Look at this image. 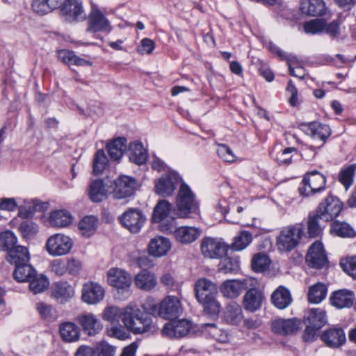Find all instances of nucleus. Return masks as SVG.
Here are the masks:
<instances>
[{
    "label": "nucleus",
    "mask_w": 356,
    "mask_h": 356,
    "mask_svg": "<svg viewBox=\"0 0 356 356\" xmlns=\"http://www.w3.org/2000/svg\"><path fill=\"white\" fill-rule=\"evenodd\" d=\"M124 325L134 334L154 333L158 330L152 318L136 306L125 308Z\"/></svg>",
    "instance_id": "nucleus-1"
},
{
    "label": "nucleus",
    "mask_w": 356,
    "mask_h": 356,
    "mask_svg": "<svg viewBox=\"0 0 356 356\" xmlns=\"http://www.w3.org/2000/svg\"><path fill=\"white\" fill-rule=\"evenodd\" d=\"M143 309L149 314L169 320L177 318L183 311L179 299L173 296H167L159 305L147 302L143 305Z\"/></svg>",
    "instance_id": "nucleus-2"
},
{
    "label": "nucleus",
    "mask_w": 356,
    "mask_h": 356,
    "mask_svg": "<svg viewBox=\"0 0 356 356\" xmlns=\"http://www.w3.org/2000/svg\"><path fill=\"white\" fill-rule=\"evenodd\" d=\"M107 282L110 286L124 298L131 293L132 277L129 273L120 268H111L106 273Z\"/></svg>",
    "instance_id": "nucleus-3"
},
{
    "label": "nucleus",
    "mask_w": 356,
    "mask_h": 356,
    "mask_svg": "<svg viewBox=\"0 0 356 356\" xmlns=\"http://www.w3.org/2000/svg\"><path fill=\"white\" fill-rule=\"evenodd\" d=\"M178 215L181 218H190L191 214L198 213V206L195 195L189 186L183 183L181 184L177 196Z\"/></svg>",
    "instance_id": "nucleus-4"
},
{
    "label": "nucleus",
    "mask_w": 356,
    "mask_h": 356,
    "mask_svg": "<svg viewBox=\"0 0 356 356\" xmlns=\"http://www.w3.org/2000/svg\"><path fill=\"white\" fill-rule=\"evenodd\" d=\"M194 290L195 297L200 303L205 307H219L216 300L218 287L215 283L205 278L199 279L195 284Z\"/></svg>",
    "instance_id": "nucleus-5"
},
{
    "label": "nucleus",
    "mask_w": 356,
    "mask_h": 356,
    "mask_svg": "<svg viewBox=\"0 0 356 356\" xmlns=\"http://www.w3.org/2000/svg\"><path fill=\"white\" fill-rule=\"evenodd\" d=\"M303 233L300 225L284 227L277 238V245L281 251H290L299 243Z\"/></svg>",
    "instance_id": "nucleus-6"
},
{
    "label": "nucleus",
    "mask_w": 356,
    "mask_h": 356,
    "mask_svg": "<svg viewBox=\"0 0 356 356\" xmlns=\"http://www.w3.org/2000/svg\"><path fill=\"white\" fill-rule=\"evenodd\" d=\"M325 184V177L319 172L314 170L307 172L298 188L299 193L302 196L308 197L323 190Z\"/></svg>",
    "instance_id": "nucleus-7"
},
{
    "label": "nucleus",
    "mask_w": 356,
    "mask_h": 356,
    "mask_svg": "<svg viewBox=\"0 0 356 356\" xmlns=\"http://www.w3.org/2000/svg\"><path fill=\"white\" fill-rule=\"evenodd\" d=\"M343 204L340 200L329 194L318 205L316 210L317 216L325 222L332 221L341 213Z\"/></svg>",
    "instance_id": "nucleus-8"
},
{
    "label": "nucleus",
    "mask_w": 356,
    "mask_h": 356,
    "mask_svg": "<svg viewBox=\"0 0 356 356\" xmlns=\"http://www.w3.org/2000/svg\"><path fill=\"white\" fill-rule=\"evenodd\" d=\"M72 246V240L63 234L51 236L46 243L47 251L50 255L54 257L67 254L70 252Z\"/></svg>",
    "instance_id": "nucleus-9"
},
{
    "label": "nucleus",
    "mask_w": 356,
    "mask_h": 356,
    "mask_svg": "<svg viewBox=\"0 0 356 356\" xmlns=\"http://www.w3.org/2000/svg\"><path fill=\"white\" fill-rule=\"evenodd\" d=\"M180 181L179 175L174 171L168 172L155 181V192L163 197L172 195Z\"/></svg>",
    "instance_id": "nucleus-10"
},
{
    "label": "nucleus",
    "mask_w": 356,
    "mask_h": 356,
    "mask_svg": "<svg viewBox=\"0 0 356 356\" xmlns=\"http://www.w3.org/2000/svg\"><path fill=\"white\" fill-rule=\"evenodd\" d=\"M111 30L112 26L106 17L97 8L92 7L88 17L87 32L108 33Z\"/></svg>",
    "instance_id": "nucleus-11"
},
{
    "label": "nucleus",
    "mask_w": 356,
    "mask_h": 356,
    "mask_svg": "<svg viewBox=\"0 0 356 356\" xmlns=\"http://www.w3.org/2000/svg\"><path fill=\"white\" fill-rule=\"evenodd\" d=\"M228 250V246L219 239L211 237L204 238L201 244V250L205 257L214 259L222 257Z\"/></svg>",
    "instance_id": "nucleus-12"
},
{
    "label": "nucleus",
    "mask_w": 356,
    "mask_h": 356,
    "mask_svg": "<svg viewBox=\"0 0 356 356\" xmlns=\"http://www.w3.org/2000/svg\"><path fill=\"white\" fill-rule=\"evenodd\" d=\"M121 223L132 233H138L145 222V217L138 209H130L120 218Z\"/></svg>",
    "instance_id": "nucleus-13"
},
{
    "label": "nucleus",
    "mask_w": 356,
    "mask_h": 356,
    "mask_svg": "<svg viewBox=\"0 0 356 356\" xmlns=\"http://www.w3.org/2000/svg\"><path fill=\"white\" fill-rule=\"evenodd\" d=\"M306 261L309 266L315 268H323L327 265V258L322 243L317 241L310 246Z\"/></svg>",
    "instance_id": "nucleus-14"
},
{
    "label": "nucleus",
    "mask_w": 356,
    "mask_h": 356,
    "mask_svg": "<svg viewBox=\"0 0 356 356\" xmlns=\"http://www.w3.org/2000/svg\"><path fill=\"white\" fill-rule=\"evenodd\" d=\"M135 179L129 176H120L115 181L113 196L115 199H123L131 196L136 188Z\"/></svg>",
    "instance_id": "nucleus-15"
},
{
    "label": "nucleus",
    "mask_w": 356,
    "mask_h": 356,
    "mask_svg": "<svg viewBox=\"0 0 356 356\" xmlns=\"http://www.w3.org/2000/svg\"><path fill=\"white\" fill-rule=\"evenodd\" d=\"M192 327L191 322L178 320L166 323L162 329V334L170 338H181L186 336Z\"/></svg>",
    "instance_id": "nucleus-16"
},
{
    "label": "nucleus",
    "mask_w": 356,
    "mask_h": 356,
    "mask_svg": "<svg viewBox=\"0 0 356 356\" xmlns=\"http://www.w3.org/2000/svg\"><path fill=\"white\" fill-rule=\"evenodd\" d=\"M76 321L88 336H95L103 329L99 319L92 313L86 312L76 317Z\"/></svg>",
    "instance_id": "nucleus-17"
},
{
    "label": "nucleus",
    "mask_w": 356,
    "mask_h": 356,
    "mask_svg": "<svg viewBox=\"0 0 356 356\" xmlns=\"http://www.w3.org/2000/svg\"><path fill=\"white\" fill-rule=\"evenodd\" d=\"M104 293V289L99 284L89 282L83 286L81 298L88 305H95L103 300Z\"/></svg>",
    "instance_id": "nucleus-18"
},
{
    "label": "nucleus",
    "mask_w": 356,
    "mask_h": 356,
    "mask_svg": "<svg viewBox=\"0 0 356 356\" xmlns=\"http://www.w3.org/2000/svg\"><path fill=\"white\" fill-rule=\"evenodd\" d=\"M321 339L327 347L339 348L346 342V338L343 329L331 327L323 332Z\"/></svg>",
    "instance_id": "nucleus-19"
},
{
    "label": "nucleus",
    "mask_w": 356,
    "mask_h": 356,
    "mask_svg": "<svg viewBox=\"0 0 356 356\" xmlns=\"http://www.w3.org/2000/svg\"><path fill=\"white\" fill-rule=\"evenodd\" d=\"M300 128L301 130L304 131L307 135L314 138L320 139L322 141H324L330 136L329 126L317 122L301 123Z\"/></svg>",
    "instance_id": "nucleus-20"
},
{
    "label": "nucleus",
    "mask_w": 356,
    "mask_h": 356,
    "mask_svg": "<svg viewBox=\"0 0 356 356\" xmlns=\"http://www.w3.org/2000/svg\"><path fill=\"white\" fill-rule=\"evenodd\" d=\"M201 231L195 227L180 226L173 232L177 241L181 244H190L196 241L200 236Z\"/></svg>",
    "instance_id": "nucleus-21"
},
{
    "label": "nucleus",
    "mask_w": 356,
    "mask_h": 356,
    "mask_svg": "<svg viewBox=\"0 0 356 356\" xmlns=\"http://www.w3.org/2000/svg\"><path fill=\"white\" fill-rule=\"evenodd\" d=\"M58 330L60 337L65 342H76L78 341L81 338V330L74 322H63L59 325Z\"/></svg>",
    "instance_id": "nucleus-22"
},
{
    "label": "nucleus",
    "mask_w": 356,
    "mask_h": 356,
    "mask_svg": "<svg viewBox=\"0 0 356 356\" xmlns=\"http://www.w3.org/2000/svg\"><path fill=\"white\" fill-rule=\"evenodd\" d=\"M61 11L70 22L84 19L82 2L80 0H65Z\"/></svg>",
    "instance_id": "nucleus-23"
},
{
    "label": "nucleus",
    "mask_w": 356,
    "mask_h": 356,
    "mask_svg": "<svg viewBox=\"0 0 356 356\" xmlns=\"http://www.w3.org/2000/svg\"><path fill=\"white\" fill-rule=\"evenodd\" d=\"M299 328V323L296 319H275L271 323L272 331L277 334L286 335L296 332Z\"/></svg>",
    "instance_id": "nucleus-24"
},
{
    "label": "nucleus",
    "mask_w": 356,
    "mask_h": 356,
    "mask_svg": "<svg viewBox=\"0 0 356 356\" xmlns=\"http://www.w3.org/2000/svg\"><path fill=\"white\" fill-rule=\"evenodd\" d=\"M247 287L246 280H228L225 281L221 285L220 291L227 298H235Z\"/></svg>",
    "instance_id": "nucleus-25"
},
{
    "label": "nucleus",
    "mask_w": 356,
    "mask_h": 356,
    "mask_svg": "<svg viewBox=\"0 0 356 356\" xmlns=\"http://www.w3.org/2000/svg\"><path fill=\"white\" fill-rule=\"evenodd\" d=\"M171 243L170 240L163 236H156L151 239L148 249L151 255L156 257H163L170 251Z\"/></svg>",
    "instance_id": "nucleus-26"
},
{
    "label": "nucleus",
    "mask_w": 356,
    "mask_h": 356,
    "mask_svg": "<svg viewBox=\"0 0 356 356\" xmlns=\"http://www.w3.org/2000/svg\"><path fill=\"white\" fill-rule=\"evenodd\" d=\"M354 300V292L347 289L337 291L330 297L331 304L339 309L351 307Z\"/></svg>",
    "instance_id": "nucleus-27"
},
{
    "label": "nucleus",
    "mask_w": 356,
    "mask_h": 356,
    "mask_svg": "<svg viewBox=\"0 0 356 356\" xmlns=\"http://www.w3.org/2000/svg\"><path fill=\"white\" fill-rule=\"evenodd\" d=\"M304 323L320 330L327 323L325 310L321 308L309 309L305 316Z\"/></svg>",
    "instance_id": "nucleus-28"
},
{
    "label": "nucleus",
    "mask_w": 356,
    "mask_h": 356,
    "mask_svg": "<svg viewBox=\"0 0 356 356\" xmlns=\"http://www.w3.org/2000/svg\"><path fill=\"white\" fill-rule=\"evenodd\" d=\"M263 300L264 295L261 291L250 289L243 297V307L248 311L255 312L261 307Z\"/></svg>",
    "instance_id": "nucleus-29"
},
{
    "label": "nucleus",
    "mask_w": 356,
    "mask_h": 356,
    "mask_svg": "<svg viewBox=\"0 0 356 356\" xmlns=\"http://www.w3.org/2000/svg\"><path fill=\"white\" fill-rule=\"evenodd\" d=\"M222 318L227 324L238 325L243 319L241 307L235 302L228 304L223 312Z\"/></svg>",
    "instance_id": "nucleus-30"
},
{
    "label": "nucleus",
    "mask_w": 356,
    "mask_h": 356,
    "mask_svg": "<svg viewBox=\"0 0 356 356\" xmlns=\"http://www.w3.org/2000/svg\"><path fill=\"white\" fill-rule=\"evenodd\" d=\"M127 154L130 161L137 165L145 163L147 159V151L139 141H134L129 144Z\"/></svg>",
    "instance_id": "nucleus-31"
},
{
    "label": "nucleus",
    "mask_w": 356,
    "mask_h": 356,
    "mask_svg": "<svg viewBox=\"0 0 356 356\" xmlns=\"http://www.w3.org/2000/svg\"><path fill=\"white\" fill-rule=\"evenodd\" d=\"M74 295V288L65 282L56 283L52 289V296L62 304L67 302Z\"/></svg>",
    "instance_id": "nucleus-32"
},
{
    "label": "nucleus",
    "mask_w": 356,
    "mask_h": 356,
    "mask_svg": "<svg viewBox=\"0 0 356 356\" xmlns=\"http://www.w3.org/2000/svg\"><path fill=\"white\" fill-rule=\"evenodd\" d=\"M201 332L206 337H211L220 343L228 341V334L215 323H204L200 326Z\"/></svg>",
    "instance_id": "nucleus-33"
},
{
    "label": "nucleus",
    "mask_w": 356,
    "mask_h": 356,
    "mask_svg": "<svg viewBox=\"0 0 356 356\" xmlns=\"http://www.w3.org/2000/svg\"><path fill=\"white\" fill-rule=\"evenodd\" d=\"M58 58L61 62L68 65L91 66L92 63L84 58H80L74 51L67 49H60L58 51Z\"/></svg>",
    "instance_id": "nucleus-34"
},
{
    "label": "nucleus",
    "mask_w": 356,
    "mask_h": 356,
    "mask_svg": "<svg viewBox=\"0 0 356 356\" xmlns=\"http://www.w3.org/2000/svg\"><path fill=\"white\" fill-rule=\"evenodd\" d=\"M271 300L277 308L283 309L291 303L292 298L289 290L280 286L272 294Z\"/></svg>",
    "instance_id": "nucleus-35"
},
{
    "label": "nucleus",
    "mask_w": 356,
    "mask_h": 356,
    "mask_svg": "<svg viewBox=\"0 0 356 356\" xmlns=\"http://www.w3.org/2000/svg\"><path fill=\"white\" fill-rule=\"evenodd\" d=\"M300 9L302 13L317 16L324 15L326 7L323 0H304L301 3Z\"/></svg>",
    "instance_id": "nucleus-36"
},
{
    "label": "nucleus",
    "mask_w": 356,
    "mask_h": 356,
    "mask_svg": "<svg viewBox=\"0 0 356 356\" xmlns=\"http://www.w3.org/2000/svg\"><path fill=\"white\" fill-rule=\"evenodd\" d=\"M108 189L102 179H96L89 186V197L93 202H99L106 198Z\"/></svg>",
    "instance_id": "nucleus-37"
},
{
    "label": "nucleus",
    "mask_w": 356,
    "mask_h": 356,
    "mask_svg": "<svg viewBox=\"0 0 356 356\" xmlns=\"http://www.w3.org/2000/svg\"><path fill=\"white\" fill-rule=\"evenodd\" d=\"M30 260V254L26 247L17 245L8 253V261L15 266L28 264Z\"/></svg>",
    "instance_id": "nucleus-38"
},
{
    "label": "nucleus",
    "mask_w": 356,
    "mask_h": 356,
    "mask_svg": "<svg viewBox=\"0 0 356 356\" xmlns=\"http://www.w3.org/2000/svg\"><path fill=\"white\" fill-rule=\"evenodd\" d=\"M137 287L145 291H149L156 284V280L154 273L147 270L138 273L134 279Z\"/></svg>",
    "instance_id": "nucleus-39"
},
{
    "label": "nucleus",
    "mask_w": 356,
    "mask_h": 356,
    "mask_svg": "<svg viewBox=\"0 0 356 356\" xmlns=\"http://www.w3.org/2000/svg\"><path fill=\"white\" fill-rule=\"evenodd\" d=\"M127 139L124 137L117 138L106 146L107 151L109 154L111 159L113 161H119L126 148Z\"/></svg>",
    "instance_id": "nucleus-40"
},
{
    "label": "nucleus",
    "mask_w": 356,
    "mask_h": 356,
    "mask_svg": "<svg viewBox=\"0 0 356 356\" xmlns=\"http://www.w3.org/2000/svg\"><path fill=\"white\" fill-rule=\"evenodd\" d=\"M72 222L71 214L65 210L53 211L49 216V223L53 227H64Z\"/></svg>",
    "instance_id": "nucleus-41"
},
{
    "label": "nucleus",
    "mask_w": 356,
    "mask_h": 356,
    "mask_svg": "<svg viewBox=\"0 0 356 356\" xmlns=\"http://www.w3.org/2000/svg\"><path fill=\"white\" fill-rule=\"evenodd\" d=\"M34 273L35 269L28 263L15 266L13 275L17 282H24L31 280Z\"/></svg>",
    "instance_id": "nucleus-42"
},
{
    "label": "nucleus",
    "mask_w": 356,
    "mask_h": 356,
    "mask_svg": "<svg viewBox=\"0 0 356 356\" xmlns=\"http://www.w3.org/2000/svg\"><path fill=\"white\" fill-rule=\"evenodd\" d=\"M327 295V286L323 283H317L309 288L308 300L309 302L320 303Z\"/></svg>",
    "instance_id": "nucleus-43"
},
{
    "label": "nucleus",
    "mask_w": 356,
    "mask_h": 356,
    "mask_svg": "<svg viewBox=\"0 0 356 356\" xmlns=\"http://www.w3.org/2000/svg\"><path fill=\"white\" fill-rule=\"evenodd\" d=\"M97 227V218L93 216H85L79 224V228L81 234L85 236H90L93 234Z\"/></svg>",
    "instance_id": "nucleus-44"
},
{
    "label": "nucleus",
    "mask_w": 356,
    "mask_h": 356,
    "mask_svg": "<svg viewBox=\"0 0 356 356\" xmlns=\"http://www.w3.org/2000/svg\"><path fill=\"white\" fill-rule=\"evenodd\" d=\"M125 308L121 309L115 306L107 307L104 309L102 318L104 320L112 323L119 322L120 320L124 323Z\"/></svg>",
    "instance_id": "nucleus-45"
},
{
    "label": "nucleus",
    "mask_w": 356,
    "mask_h": 356,
    "mask_svg": "<svg viewBox=\"0 0 356 356\" xmlns=\"http://www.w3.org/2000/svg\"><path fill=\"white\" fill-rule=\"evenodd\" d=\"M36 309L40 317L47 321H54L58 316L56 309L51 305L44 302H38L36 304Z\"/></svg>",
    "instance_id": "nucleus-46"
},
{
    "label": "nucleus",
    "mask_w": 356,
    "mask_h": 356,
    "mask_svg": "<svg viewBox=\"0 0 356 356\" xmlns=\"http://www.w3.org/2000/svg\"><path fill=\"white\" fill-rule=\"evenodd\" d=\"M331 232L341 237H354L355 232L350 225L345 222L334 221L331 225Z\"/></svg>",
    "instance_id": "nucleus-47"
},
{
    "label": "nucleus",
    "mask_w": 356,
    "mask_h": 356,
    "mask_svg": "<svg viewBox=\"0 0 356 356\" xmlns=\"http://www.w3.org/2000/svg\"><path fill=\"white\" fill-rule=\"evenodd\" d=\"M29 282H30V289L34 294L44 291L48 289L49 285V282L45 276L42 275H37L35 273H34L33 276Z\"/></svg>",
    "instance_id": "nucleus-48"
},
{
    "label": "nucleus",
    "mask_w": 356,
    "mask_h": 356,
    "mask_svg": "<svg viewBox=\"0 0 356 356\" xmlns=\"http://www.w3.org/2000/svg\"><path fill=\"white\" fill-rule=\"evenodd\" d=\"M269 257L264 253H257L252 259V268L256 273H262L267 270L270 266Z\"/></svg>",
    "instance_id": "nucleus-49"
},
{
    "label": "nucleus",
    "mask_w": 356,
    "mask_h": 356,
    "mask_svg": "<svg viewBox=\"0 0 356 356\" xmlns=\"http://www.w3.org/2000/svg\"><path fill=\"white\" fill-rule=\"evenodd\" d=\"M252 241V235L248 231H241L235 236L232 244L233 250L241 251L247 248Z\"/></svg>",
    "instance_id": "nucleus-50"
},
{
    "label": "nucleus",
    "mask_w": 356,
    "mask_h": 356,
    "mask_svg": "<svg viewBox=\"0 0 356 356\" xmlns=\"http://www.w3.org/2000/svg\"><path fill=\"white\" fill-rule=\"evenodd\" d=\"M170 210V204L166 200L159 201L154 207L152 220L154 222H159L166 218Z\"/></svg>",
    "instance_id": "nucleus-51"
},
{
    "label": "nucleus",
    "mask_w": 356,
    "mask_h": 356,
    "mask_svg": "<svg viewBox=\"0 0 356 356\" xmlns=\"http://www.w3.org/2000/svg\"><path fill=\"white\" fill-rule=\"evenodd\" d=\"M17 237L10 231L0 233V248L7 251L8 253L17 246Z\"/></svg>",
    "instance_id": "nucleus-52"
},
{
    "label": "nucleus",
    "mask_w": 356,
    "mask_h": 356,
    "mask_svg": "<svg viewBox=\"0 0 356 356\" xmlns=\"http://www.w3.org/2000/svg\"><path fill=\"white\" fill-rule=\"evenodd\" d=\"M108 159L104 150H98L93 160L92 170L95 175H99L103 172L108 163Z\"/></svg>",
    "instance_id": "nucleus-53"
},
{
    "label": "nucleus",
    "mask_w": 356,
    "mask_h": 356,
    "mask_svg": "<svg viewBox=\"0 0 356 356\" xmlns=\"http://www.w3.org/2000/svg\"><path fill=\"white\" fill-rule=\"evenodd\" d=\"M355 169L356 164H353L341 170L339 175V180L344 186L346 190H348L353 184Z\"/></svg>",
    "instance_id": "nucleus-54"
},
{
    "label": "nucleus",
    "mask_w": 356,
    "mask_h": 356,
    "mask_svg": "<svg viewBox=\"0 0 356 356\" xmlns=\"http://www.w3.org/2000/svg\"><path fill=\"white\" fill-rule=\"evenodd\" d=\"M323 29H325V20L323 19H312L304 24L305 32L313 35L323 32Z\"/></svg>",
    "instance_id": "nucleus-55"
},
{
    "label": "nucleus",
    "mask_w": 356,
    "mask_h": 356,
    "mask_svg": "<svg viewBox=\"0 0 356 356\" xmlns=\"http://www.w3.org/2000/svg\"><path fill=\"white\" fill-rule=\"evenodd\" d=\"M239 268V261L237 259L224 257L219 264V269L224 273H232Z\"/></svg>",
    "instance_id": "nucleus-56"
},
{
    "label": "nucleus",
    "mask_w": 356,
    "mask_h": 356,
    "mask_svg": "<svg viewBox=\"0 0 356 356\" xmlns=\"http://www.w3.org/2000/svg\"><path fill=\"white\" fill-rule=\"evenodd\" d=\"M340 266L344 272L356 280V256L341 259Z\"/></svg>",
    "instance_id": "nucleus-57"
},
{
    "label": "nucleus",
    "mask_w": 356,
    "mask_h": 356,
    "mask_svg": "<svg viewBox=\"0 0 356 356\" xmlns=\"http://www.w3.org/2000/svg\"><path fill=\"white\" fill-rule=\"evenodd\" d=\"M19 230L24 238H30L38 232V226L32 222H23L20 224Z\"/></svg>",
    "instance_id": "nucleus-58"
},
{
    "label": "nucleus",
    "mask_w": 356,
    "mask_h": 356,
    "mask_svg": "<svg viewBox=\"0 0 356 356\" xmlns=\"http://www.w3.org/2000/svg\"><path fill=\"white\" fill-rule=\"evenodd\" d=\"M296 149L294 147L285 148L277 154V161L280 165H289L292 162V156L291 154Z\"/></svg>",
    "instance_id": "nucleus-59"
},
{
    "label": "nucleus",
    "mask_w": 356,
    "mask_h": 356,
    "mask_svg": "<svg viewBox=\"0 0 356 356\" xmlns=\"http://www.w3.org/2000/svg\"><path fill=\"white\" fill-rule=\"evenodd\" d=\"M318 220L321 219L317 216V213H316L308 221L307 229L310 237H316L321 232V228L318 222Z\"/></svg>",
    "instance_id": "nucleus-60"
},
{
    "label": "nucleus",
    "mask_w": 356,
    "mask_h": 356,
    "mask_svg": "<svg viewBox=\"0 0 356 356\" xmlns=\"http://www.w3.org/2000/svg\"><path fill=\"white\" fill-rule=\"evenodd\" d=\"M217 152L218 156L226 162H233L236 159L232 150L226 145H219Z\"/></svg>",
    "instance_id": "nucleus-61"
},
{
    "label": "nucleus",
    "mask_w": 356,
    "mask_h": 356,
    "mask_svg": "<svg viewBox=\"0 0 356 356\" xmlns=\"http://www.w3.org/2000/svg\"><path fill=\"white\" fill-rule=\"evenodd\" d=\"M323 32L328 34L332 38H338L340 35L339 23L338 20H334L330 23L325 21Z\"/></svg>",
    "instance_id": "nucleus-62"
},
{
    "label": "nucleus",
    "mask_w": 356,
    "mask_h": 356,
    "mask_svg": "<svg viewBox=\"0 0 356 356\" xmlns=\"http://www.w3.org/2000/svg\"><path fill=\"white\" fill-rule=\"evenodd\" d=\"M288 60V66L289 69V74L291 76L298 77L299 79H303L305 76V71L302 67H298L295 69L292 67L293 64L295 63H298V58L296 56L290 55L286 58Z\"/></svg>",
    "instance_id": "nucleus-63"
},
{
    "label": "nucleus",
    "mask_w": 356,
    "mask_h": 356,
    "mask_svg": "<svg viewBox=\"0 0 356 356\" xmlns=\"http://www.w3.org/2000/svg\"><path fill=\"white\" fill-rule=\"evenodd\" d=\"M98 356H114L115 348L106 342H101L97 346Z\"/></svg>",
    "instance_id": "nucleus-64"
}]
</instances>
